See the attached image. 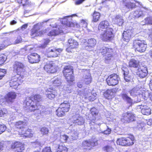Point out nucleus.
<instances>
[{
  "label": "nucleus",
  "mask_w": 152,
  "mask_h": 152,
  "mask_svg": "<svg viewBox=\"0 0 152 152\" xmlns=\"http://www.w3.org/2000/svg\"><path fill=\"white\" fill-rule=\"evenodd\" d=\"M26 106L25 109L28 112H32L38 110V113H41V110L44 109L45 107L36 103L32 99L29 97L27 98L25 100Z\"/></svg>",
  "instance_id": "f257e3e1"
},
{
  "label": "nucleus",
  "mask_w": 152,
  "mask_h": 152,
  "mask_svg": "<svg viewBox=\"0 0 152 152\" xmlns=\"http://www.w3.org/2000/svg\"><path fill=\"white\" fill-rule=\"evenodd\" d=\"M133 46L135 51L141 53L145 51L147 48V44L145 41L141 40L138 39L134 40Z\"/></svg>",
  "instance_id": "f03ea898"
},
{
  "label": "nucleus",
  "mask_w": 152,
  "mask_h": 152,
  "mask_svg": "<svg viewBox=\"0 0 152 152\" xmlns=\"http://www.w3.org/2000/svg\"><path fill=\"white\" fill-rule=\"evenodd\" d=\"M63 73L68 83L72 82L74 80L72 66H65L63 70Z\"/></svg>",
  "instance_id": "7ed1b4c3"
},
{
  "label": "nucleus",
  "mask_w": 152,
  "mask_h": 152,
  "mask_svg": "<svg viewBox=\"0 0 152 152\" xmlns=\"http://www.w3.org/2000/svg\"><path fill=\"white\" fill-rule=\"evenodd\" d=\"M62 50L63 49L61 48L52 47L47 50L45 54L48 57H55L58 56Z\"/></svg>",
  "instance_id": "20e7f679"
},
{
  "label": "nucleus",
  "mask_w": 152,
  "mask_h": 152,
  "mask_svg": "<svg viewBox=\"0 0 152 152\" xmlns=\"http://www.w3.org/2000/svg\"><path fill=\"white\" fill-rule=\"evenodd\" d=\"M120 80L119 76L116 74L110 75L106 80L107 84L109 86H112L117 85Z\"/></svg>",
  "instance_id": "39448f33"
},
{
  "label": "nucleus",
  "mask_w": 152,
  "mask_h": 152,
  "mask_svg": "<svg viewBox=\"0 0 152 152\" xmlns=\"http://www.w3.org/2000/svg\"><path fill=\"white\" fill-rule=\"evenodd\" d=\"M121 9L126 12L132 10L136 7L135 3H132L129 0H123Z\"/></svg>",
  "instance_id": "423d86ee"
},
{
  "label": "nucleus",
  "mask_w": 152,
  "mask_h": 152,
  "mask_svg": "<svg viewBox=\"0 0 152 152\" xmlns=\"http://www.w3.org/2000/svg\"><path fill=\"white\" fill-rule=\"evenodd\" d=\"M113 30L112 28L105 29L101 34V38L103 41L105 42L111 40L113 36Z\"/></svg>",
  "instance_id": "0eeeda50"
},
{
  "label": "nucleus",
  "mask_w": 152,
  "mask_h": 152,
  "mask_svg": "<svg viewBox=\"0 0 152 152\" xmlns=\"http://www.w3.org/2000/svg\"><path fill=\"white\" fill-rule=\"evenodd\" d=\"M96 40L94 38H91L84 42L83 47L85 49L88 51L94 50V48L96 44Z\"/></svg>",
  "instance_id": "6e6552de"
},
{
  "label": "nucleus",
  "mask_w": 152,
  "mask_h": 152,
  "mask_svg": "<svg viewBox=\"0 0 152 152\" xmlns=\"http://www.w3.org/2000/svg\"><path fill=\"white\" fill-rule=\"evenodd\" d=\"M138 71L136 72V75L138 76V78L142 79L145 78L148 75V72L146 66L141 65L139 68L137 69Z\"/></svg>",
  "instance_id": "1a4fd4ad"
},
{
  "label": "nucleus",
  "mask_w": 152,
  "mask_h": 152,
  "mask_svg": "<svg viewBox=\"0 0 152 152\" xmlns=\"http://www.w3.org/2000/svg\"><path fill=\"white\" fill-rule=\"evenodd\" d=\"M16 96L15 93L14 92H9L4 97V98L0 99V104L2 105L3 103L6 101L8 103L11 102L12 100L15 99Z\"/></svg>",
  "instance_id": "9d476101"
},
{
  "label": "nucleus",
  "mask_w": 152,
  "mask_h": 152,
  "mask_svg": "<svg viewBox=\"0 0 152 152\" xmlns=\"http://www.w3.org/2000/svg\"><path fill=\"white\" fill-rule=\"evenodd\" d=\"M45 94L47 97L50 100L53 99L56 96V92L54 88L50 86L46 88Z\"/></svg>",
  "instance_id": "9b49d317"
},
{
  "label": "nucleus",
  "mask_w": 152,
  "mask_h": 152,
  "mask_svg": "<svg viewBox=\"0 0 152 152\" xmlns=\"http://www.w3.org/2000/svg\"><path fill=\"white\" fill-rule=\"evenodd\" d=\"M98 145L97 140H85L83 141L82 144V146L84 147V149H87V147L91 148Z\"/></svg>",
  "instance_id": "f8f14e48"
},
{
  "label": "nucleus",
  "mask_w": 152,
  "mask_h": 152,
  "mask_svg": "<svg viewBox=\"0 0 152 152\" xmlns=\"http://www.w3.org/2000/svg\"><path fill=\"white\" fill-rule=\"evenodd\" d=\"M84 75L82 78L81 81L86 85L89 84L91 82V77L88 70H83Z\"/></svg>",
  "instance_id": "ddd939ff"
},
{
  "label": "nucleus",
  "mask_w": 152,
  "mask_h": 152,
  "mask_svg": "<svg viewBox=\"0 0 152 152\" xmlns=\"http://www.w3.org/2000/svg\"><path fill=\"white\" fill-rule=\"evenodd\" d=\"M40 26L38 24L35 25L31 30V35L33 37L36 36H40L42 35L43 32L40 31Z\"/></svg>",
  "instance_id": "4468645a"
},
{
  "label": "nucleus",
  "mask_w": 152,
  "mask_h": 152,
  "mask_svg": "<svg viewBox=\"0 0 152 152\" xmlns=\"http://www.w3.org/2000/svg\"><path fill=\"white\" fill-rule=\"evenodd\" d=\"M28 59L31 63H37L40 61V57L37 53H32L28 56Z\"/></svg>",
  "instance_id": "2eb2a0df"
},
{
  "label": "nucleus",
  "mask_w": 152,
  "mask_h": 152,
  "mask_svg": "<svg viewBox=\"0 0 152 152\" xmlns=\"http://www.w3.org/2000/svg\"><path fill=\"white\" fill-rule=\"evenodd\" d=\"M24 67V65L23 64L17 61L15 62L13 66L14 70L16 72L18 75L20 74L23 72Z\"/></svg>",
  "instance_id": "dca6fc26"
},
{
  "label": "nucleus",
  "mask_w": 152,
  "mask_h": 152,
  "mask_svg": "<svg viewBox=\"0 0 152 152\" xmlns=\"http://www.w3.org/2000/svg\"><path fill=\"white\" fill-rule=\"evenodd\" d=\"M98 125H99L100 131L101 133L104 134H110L111 132V129L109 126L104 123L101 124L99 123L98 124Z\"/></svg>",
  "instance_id": "f3484780"
},
{
  "label": "nucleus",
  "mask_w": 152,
  "mask_h": 152,
  "mask_svg": "<svg viewBox=\"0 0 152 152\" xmlns=\"http://www.w3.org/2000/svg\"><path fill=\"white\" fill-rule=\"evenodd\" d=\"M97 51L99 53H101L104 56L107 54L112 53L113 52L112 49L107 48L102 45L98 46L97 47Z\"/></svg>",
  "instance_id": "a211bd4d"
},
{
  "label": "nucleus",
  "mask_w": 152,
  "mask_h": 152,
  "mask_svg": "<svg viewBox=\"0 0 152 152\" xmlns=\"http://www.w3.org/2000/svg\"><path fill=\"white\" fill-rule=\"evenodd\" d=\"M72 122L75 125H81L84 124V119L81 116L75 115L72 117Z\"/></svg>",
  "instance_id": "6ab92c4d"
},
{
  "label": "nucleus",
  "mask_w": 152,
  "mask_h": 152,
  "mask_svg": "<svg viewBox=\"0 0 152 152\" xmlns=\"http://www.w3.org/2000/svg\"><path fill=\"white\" fill-rule=\"evenodd\" d=\"M120 96L124 101L130 104L131 105L134 104L133 100L124 91H123L121 92L120 94Z\"/></svg>",
  "instance_id": "aec40b11"
},
{
  "label": "nucleus",
  "mask_w": 152,
  "mask_h": 152,
  "mask_svg": "<svg viewBox=\"0 0 152 152\" xmlns=\"http://www.w3.org/2000/svg\"><path fill=\"white\" fill-rule=\"evenodd\" d=\"M84 91V94L86 96L85 97L90 101H93L96 99L97 94L96 93H93L92 94L91 91L89 89L85 90Z\"/></svg>",
  "instance_id": "412c9836"
},
{
  "label": "nucleus",
  "mask_w": 152,
  "mask_h": 152,
  "mask_svg": "<svg viewBox=\"0 0 152 152\" xmlns=\"http://www.w3.org/2000/svg\"><path fill=\"white\" fill-rule=\"evenodd\" d=\"M90 111L91 114V115H93L92 118V119H90L88 122H89V124H90V126H91V125L94 124H97L96 123V118L94 115L96 116L98 114V110L94 107L92 108Z\"/></svg>",
  "instance_id": "4be33fe9"
},
{
  "label": "nucleus",
  "mask_w": 152,
  "mask_h": 152,
  "mask_svg": "<svg viewBox=\"0 0 152 152\" xmlns=\"http://www.w3.org/2000/svg\"><path fill=\"white\" fill-rule=\"evenodd\" d=\"M123 119L129 123L134 121L135 117L134 114L131 112H127L124 114Z\"/></svg>",
  "instance_id": "5701e85b"
},
{
  "label": "nucleus",
  "mask_w": 152,
  "mask_h": 152,
  "mask_svg": "<svg viewBox=\"0 0 152 152\" xmlns=\"http://www.w3.org/2000/svg\"><path fill=\"white\" fill-rule=\"evenodd\" d=\"M54 64L52 62L47 63L44 68V70L47 72L49 73H54L56 72V69L54 66H53Z\"/></svg>",
  "instance_id": "b1692460"
},
{
  "label": "nucleus",
  "mask_w": 152,
  "mask_h": 152,
  "mask_svg": "<svg viewBox=\"0 0 152 152\" xmlns=\"http://www.w3.org/2000/svg\"><path fill=\"white\" fill-rule=\"evenodd\" d=\"M132 33V30H128L124 31L122 34V39L127 42H128L131 38Z\"/></svg>",
  "instance_id": "393cba45"
},
{
  "label": "nucleus",
  "mask_w": 152,
  "mask_h": 152,
  "mask_svg": "<svg viewBox=\"0 0 152 152\" xmlns=\"http://www.w3.org/2000/svg\"><path fill=\"white\" fill-rule=\"evenodd\" d=\"M21 134L22 136H24L25 137H30L33 136V132L31 129H26V128L21 130Z\"/></svg>",
  "instance_id": "a878e982"
},
{
  "label": "nucleus",
  "mask_w": 152,
  "mask_h": 152,
  "mask_svg": "<svg viewBox=\"0 0 152 152\" xmlns=\"http://www.w3.org/2000/svg\"><path fill=\"white\" fill-rule=\"evenodd\" d=\"M109 23L107 20H104L102 21L99 24L98 29L99 31H103L102 29H106L109 28H111L109 27Z\"/></svg>",
  "instance_id": "bb28decb"
},
{
  "label": "nucleus",
  "mask_w": 152,
  "mask_h": 152,
  "mask_svg": "<svg viewBox=\"0 0 152 152\" xmlns=\"http://www.w3.org/2000/svg\"><path fill=\"white\" fill-rule=\"evenodd\" d=\"M145 12L140 10H138L132 12L133 17L135 18H143L145 16Z\"/></svg>",
  "instance_id": "cd10ccee"
},
{
  "label": "nucleus",
  "mask_w": 152,
  "mask_h": 152,
  "mask_svg": "<svg viewBox=\"0 0 152 152\" xmlns=\"http://www.w3.org/2000/svg\"><path fill=\"white\" fill-rule=\"evenodd\" d=\"M129 64L130 67H133L137 69L141 66L139 65V61L138 60L133 58L130 60Z\"/></svg>",
  "instance_id": "c85d7f7f"
},
{
  "label": "nucleus",
  "mask_w": 152,
  "mask_h": 152,
  "mask_svg": "<svg viewBox=\"0 0 152 152\" xmlns=\"http://www.w3.org/2000/svg\"><path fill=\"white\" fill-rule=\"evenodd\" d=\"M141 113L144 115H148L151 114V109L149 107L146 105H141Z\"/></svg>",
  "instance_id": "c756f323"
},
{
  "label": "nucleus",
  "mask_w": 152,
  "mask_h": 152,
  "mask_svg": "<svg viewBox=\"0 0 152 152\" xmlns=\"http://www.w3.org/2000/svg\"><path fill=\"white\" fill-rule=\"evenodd\" d=\"M59 107L62 109L67 112H68L70 108V103L69 101H64L60 104Z\"/></svg>",
  "instance_id": "7c9ffc66"
},
{
  "label": "nucleus",
  "mask_w": 152,
  "mask_h": 152,
  "mask_svg": "<svg viewBox=\"0 0 152 152\" xmlns=\"http://www.w3.org/2000/svg\"><path fill=\"white\" fill-rule=\"evenodd\" d=\"M63 32V31L61 28H56V29H54L50 31L48 33V35L51 36H56Z\"/></svg>",
  "instance_id": "2f4dec72"
},
{
  "label": "nucleus",
  "mask_w": 152,
  "mask_h": 152,
  "mask_svg": "<svg viewBox=\"0 0 152 152\" xmlns=\"http://www.w3.org/2000/svg\"><path fill=\"white\" fill-rule=\"evenodd\" d=\"M26 123L22 121L16 122L15 124V127L17 129H24L27 126Z\"/></svg>",
  "instance_id": "473e14b6"
},
{
  "label": "nucleus",
  "mask_w": 152,
  "mask_h": 152,
  "mask_svg": "<svg viewBox=\"0 0 152 152\" xmlns=\"http://www.w3.org/2000/svg\"><path fill=\"white\" fill-rule=\"evenodd\" d=\"M68 42L69 45V48H76L78 45V43L77 41L72 38L69 39Z\"/></svg>",
  "instance_id": "72a5a7b5"
},
{
  "label": "nucleus",
  "mask_w": 152,
  "mask_h": 152,
  "mask_svg": "<svg viewBox=\"0 0 152 152\" xmlns=\"http://www.w3.org/2000/svg\"><path fill=\"white\" fill-rule=\"evenodd\" d=\"M51 82L53 86H58L61 84V78L59 77H56L51 79Z\"/></svg>",
  "instance_id": "f704fd0d"
},
{
  "label": "nucleus",
  "mask_w": 152,
  "mask_h": 152,
  "mask_svg": "<svg viewBox=\"0 0 152 152\" xmlns=\"http://www.w3.org/2000/svg\"><path fill=\"white\" fill-rule=\"evenodd\" d=\"M104 96L107 99H110L114 96L113 90H107L104 94Z\"/></svg>",
  "instance_id": "c9c22d12"
},
{
  "label": "nucleus",
  "mask_w": 152,
  "mask_h": 152,
  "mask_svg": "<svg viewBox=\"0 0 152 152\" xmlns=\"http://www.w3.org/2000/svg\"><path fill=\"white\" fill-rule=\"evenodd\" d=\"M61 87L63 91H65V93H70L73 92L72 86L70 85H64V86H61Z\"/></svg>",
  "instance_id": "e433bc0d"
},
{
  "label": "nucleus",
  "mask_w": 152,
  "mask_h": 152,
  "mask_svg": "<svg viewBox=\"0 0 152 152\" xmlns=\"http://www.w3.org/2000/svg\"><path fill=\"white\" fill-rule=\"evenodd\" d=\"M114 20L119 26H121L124 23L122 16L120 15H118L115 16Z\"/></svg>",
  "instance_id": "4c0bfd02"
},
{
  "label": "nucleus",
  "mask_w": 152,
  "mask_h": 152,
  "mask_svg": "<svg viewBox=\"0 0 152 152\" xmlns=\"http://www.w3.org/2000/svg\"><path fill=\"white\" fill-rule=\"evenodd\" d=\"M77 16L76 14H74L72 15L71 16H68L66 17V18L64 19V24L67 27H71L72 26V22L71 21V20H68L67 19V18H69L71 17H75Z\"/></svg>",
  "instance_id": "58836bf2"
},
{
  "label": "nucleus",
  "mask_w": 152,
  "mask_h": 152,
  "mask_svg": "<svg viewBox=\"0 0 152 152\" xmlns=\"http://www.w3.org/2000/svg\"><path fill=\"white\" fill-rule=\"evenodd\" d=\"M104 60L106 63L109 64L111 61L114 59V57L111 53H108L105 55Z\"/></svg>",
  "instance_id": "ea45409f"
},
{
  "label": "nucleus",
  "mask_w": 152,
  "mask_h": 152,
  "mask_svg": "<svg viewBox=\"0 0 152 152\" xmlns=\"http://www.w3.org/2000/svg\"><path fill=\"white\" fill-rule=\"evenodd\" d=\"M134 137L131 136L130 137L126 138V146H130L133 145L134 143Z\"/></svg>",
  "instance_id": "a19ab883"
},
{
  "label": "nucleus",
  "mask_w": 152,
  "mask_h": 152,
  "mask_svg": "<svg viewBox=\"0 0 152 152\" xmlns=\"http://www.w3.org/2000/svg\"><path fill=\"white\" fill-rule=\"evenodd\" d=\"M68 149L63 143L58 145L57 152H67Z\"/></svg>",
  "instance_id": "79ce46f5"
},
{
  "label": "nucleus",
  "mask_w": 152,
  "mask_h": 152,
  "mask_svg": "<svg viewBox=\"0 0 152 152\" xmlns=\"http://www.w3.org/2000/svg\"><path fill=\"white\" fill-rule=\"evenodd\" d=\"M69 138L72 140H76L78 137V134L76 131L75 130H71Z\"/></svg>",
  "instance_id": "37998d69"
},
{
  "label": "nucleus",
  "mask_w": 152,
  "mask_h": 152,
  "mask_svg": "<svg viewBox=\"0 0 152 152\" xmlns=\"http://www.w3.org/2000/svg\"><path fill=\"white\" fill-rule=\"evenodd\" d=\"M93 20L92 21L96 22L99 19L100 15L99 12L95 11L93 15Z\"/></svg>",
  "instance_id": "c03bdc74"
},
{
  "label": "nucleus",
  "mask_w": 152,
  "mask_h": 152,
  "mask_svg": "<svg viewBox=\"0 0 152 152\" xmlns=\"http://www.w3.org/2000/svg\"><path fill=\"white\" fill-rule=\"evenodd\" d=\"M116 142L118 145H119L126 146V137H121L118 139Z\"/></svg>",
  "instance_id": "a18cd8bd"
},
{
  "label": "nucleus",
  "mask_w": 152,
  "mask_h": 152,
  "mask_svg": "<svg viewBox=\"0 0 152 152\" xmlns=\"http://www.w3.org/2000/svg\"><path fill=\"white\" fill-rule=\"evenodd\" d=\"M32 99L33 101L34 100L36 103H38L42 100V97L39 94H35L33 96H31L29 97Z\"/></svg>",
  "instance_id": "49530a36"
},
{
  "label": "nucleus",
  "mask_w": 152,
  "mask_h": 152,
  "mask_svg": "<svg viewBox=\"0 0 152 152\" xmlns=\"http://www.w3.org/2000/svg\"><path fill=\"white\" fill-rule=\"evenodd\" d=\"M65 113H66L64 110H63L60 107L56 110V115L59 117H61L65 115Z\"/></svg>",
  "instance_id": "de8ad7c7"
},
{
  "label": "nucleus",
  "mask_w": 152,
  "mask_h": 152,
  "mask_svg": "<svg viewBox=\"0 0 152 152\" xmlns=\"http://www.w3.org/2000/svg\"><path fill=\"white\" fill-rule=\"evenodd\" d=\"M139 90L136 88H133L129 91L130 95L133 97H135L138 94Z\"/></svg>",
  "instance_id": "09e8293b"
},
{
  "label": "nucleus",
  "mask_w": 152,
  "mask_h": 152,
  "mask_svg": "<svg viewBox=\"0 0 152 152\" xmlns=\"http://www.w3.org/2000/svg\"><path fill=\"white\" fill-rule=\"evenodd\" d=\"M20 80V77L18 78L16 80L15 78L12 79L10 82V85L11 87L14 86H16L19 80Z\"/></svg>",
  "instance_id": "8fccbe9b"
},
{
  "label": "nucleus",
  "mask_w": 152,
  "mask_h": 152,
  "mask_svg": "<svg viewBox=\"0 0 152 152\" xmlns=\"http://www.w3.org/2000/svg\"><path fill=\"white\" fill-rule=\"evenodd\" d=\"M29 46H27L25 47L24 48L21 49L19 53L20 54H27L28 53V51L31 50H32V48H29Z\"/></svg>",
  "instance_id": "3c124183"
},
{
  "label": "nucleus",
  "mask_w": 152,
  "mask_h": 152,
  "mask_svg": "<svg viewBox=\"0 0 152 152\" xmlns=\"http://www.w3.org/2000/svg\"><path fill=\"white\" fill-rule=\"evenodd\" d=\"M103 149L106 152H115L113 148L112 147L108 145L105 146L103 148Z\"/></svg>",
  "instance_id": "603ef678"
},
{
  "label": "nucleus",
  "mask_w": 152,
  "mask_h": 152,
  "mask_svg": "<svg viewBox=\"0 0 152 152\" xmlns=\"http://www.w3.org/2000/svg\"><path fill=\"white\" fill-rule=\"evenodd\" d=\"M144 126V124L143 122L137 123L136 126H135L134 128L139 130L141 131L142 130Z\"/></svg>",
  "instance_id": "864d4df0"
},
{
  "label": "nucleus",
  "mask_w": 152,
  "mask_h": 152,
  "mask_svg": "<svg viewBox=\"0 0 152 152\" xmlns=\"http://www.w3.org/2000/svg\"><path fill=\"white\" fill-rule=\"evenodd\" d=\"M21 144L22 143L19 142H16L13 143L11 145V148L15 150V149L18 148L19 146H21Z\"/></svg>",
  "instance_id": "5fc2aeb1"
},
{
  "label": "nucleus",
  "mask_w": 152,
  "mask_h": 152,
  "mask_svg": "<svg viewBox=\"0 0 152 152\" xmlns=\"http://www.w3.org/2000/svg\"><path fill=\"white\" fill-rule=\"evenodd\" d=\"M7 59V56L4 55L2 54L0 56V65L3 64Z\"/></svg>",
  "instance_id": "6e6d98bb"
},
{
  "label": "nucleus",
  "mask_w": 152,
  "mask_h": 152,
  "mask_svg": "<svg viewBox=\"0 0 152 152\" xmlns=\"http://www.w3.org/2000/svg\"><path fill=\"white\" fill-rule=\"evenodd\" d=\"M150 94L148 91H145L142 94V97L145 100H147L148 98H150Z\"/></svg>",
  "instance_id": "4d7b16f0"
},
{
  "label": "nucleus",
  "mask_w": 152,
  "mask_h": 152,
  "mask_svg": "<svg viewBox=\"0 0 152 152\" xmlns=\"http://www.w3.org/2000/svg\"><path fill=\"white\" fill-rule=\"evenodd\" d=\"M50 40L48 39H46L45 40L44 43L40 45L39 46V47L42 48H45L47 45L49 43Z\"/></svg>",
  "instance_id": "13d9d810"
},
{
  "label": "nucleus",
  "mask_w": 152,
  "mask_h": 152,
  "mask_svg": "<svg viewBox=\"0 0 152 152\" xmlns=\"http://www.w3.org/2000/svg\"><path fill=\"white\" fill-rule=\"evenodd\" d=\"M60 137L61 141L63 142H66L69 138V136L65 134L61 135Z\"/></svg>",
  "instance_id": "bf43d9fd"
},
{
  "label": "nucleus",
  "mask_w": 152,
  "mask_h": 152,
  "mask_svg": "<svg viewBox=\"0 0 152 152\" xmlns=\"http://www.w3.org/2000/svg\"><path fill=\"white\" fill-rule=\"evenodd\" d=\"M52 112V110L50 108L45 109L42 111V113L45 115L50 114Z\"/></svg>",
  "instance_id": "052dcab7"
},
{
  "label": "nucleus",
  "mask_w": 152,
  "mask_h": 152,
  "mask_svg": "<svg viewBox=\"0 0 152 152\" xmlns=\"http://www.w3.org/2000/svg\"><path fill=\"white\" fill-rule=\"evenodd\" d=\"M144 20L146 24L152 25V18L148 17L145 18Z\"/></svg>",
  "instance_id": "680f3d73"
},
{
  "label": "nucleus",
  "mask_w": 152,
  "mask_h": 152,
  "mask_svg": "<svg viewBox=\"0 0 152 152\" xmlns=\"http://www.w3.org/2000/svg\"><path fill=\"white\" fill-rule=\"evenodd\" d=\"M40 131L41 133L44 135L48 134L49 130L47 128L45 127H43L41 129Z\"/></svg>",
  "instance_id": "e2e57ef3"
},
{
  "label": "nucleus",
  "mask_w": 152,
  "mask_h": 152,
  "mask_svg": "<svg viewBox=\"0 0 152 152\" xmlns=\"http://www.w3.org/2000/svg\"><path fill=\"white\" fill-rule=\"evenodd\" d=\"M123 75L124 79L126 82H129L131 81V78L129 74L127 75L124 74Z\"/></svg>",
  "instance_id": "0e129e2a"
},
{
  "label": "nucleus",
  "mask_w": 152,
  "mask_h": 152,
  "mask_svg": "<svg viewBox=\"0 0 152 152\" xmlns=\"http://www.w3.org/2000/svg\"><path fill=\"white\" fill-rule=\"evenodd\" d=\"M24 150V148L22 143L21 145L20 146L14 150L15 152H22Z\"/></svg>",
  "instance_id": "69168bd1"
},
{
  "label": "nucleus",
  "mask_w": 152,
  "mask_h": 152,
  "mask_svg": "<svg viewBox=\"0 0 152 152\" xmlns=\"http://www.w3.org/2000/svg\"><path fill=\"white\" fill-rule=\"evenodd\" d=\"M6 73V70L4 69H0V80L1 79Z\"/></svg>",
  "instance_id": "338daca9"
},
{
  "label": "nucleus",
  "mask_w": 152,
  "mask_h": 152,
  "mask_svg": "<svg viewBox=\"0 0 152 152\" xmlns=\"http://www.w3.org/2000/svg\"><path fill=\"white\" fill-rule=\"evenodd\" d=\"M22 41V38H21V36H18L16 38V39H15V42H14L13 43L15 44H18L21 42Z\"/></svg>",
  "instance_id": "774afa93"
}]
</instances>
